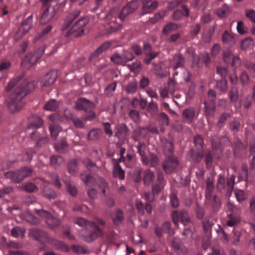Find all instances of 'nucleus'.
Listing matches in <instances>:
<instances>
[{"label": "nucleus", "mask_w": 255, "mask_h": 255, "mask_svg": "<svg viewBox=\"0 0 255 255\" xmlns=\"http://www.w3.org/2000/svg\"><path fill=\"white\" fill-rule=\"evenodd\" d=\"M35 88L33 81L24 80L21 83L11 94L8 102V108L11 113H15L22 108V99Z\"/></svg>", "instance_id": "nucleus-1"}, {"label": "nucleus", "mask_w": 255, "mask_h": 255, "mask_svg": "<svg viewBox=\"0 0 255 255\" xmlns=\"http://www.w3.org/2000/svg\"><path fill=\"white\" fill-rule=\"evenodd\" d=\"M136 8V5L134 2L128 3L120 11L118 7L113 8L105 17L108 33L115 32L121 28V25L116 22L117 17L123 21L127 16L133 12Z\"/></svg>", "instance_id": "nucleus-2"}, {"label": "nucleus", "mask_w": 255, "mask_h": 255, "mask_svg": "<svg viewBox=\"0 0 255 255\" xmlns=\"http://www.w3.org/2000/svg\"><path fill=\"white\" fill-rule=\"evenodd\" d=\"M75 107L78 110H83L88 115L84 117L85 121H92L96 119V115L93 110L95 108V104L85 98H79L75 102Z\"/></svg>", "instance_id": "nucleus-3"}, {"label": "nucleus", "mask_w": 255, "mask_h": 255, "mask_svg": "<svg viewBox=\"0 0 255 255\" xmlns=\"http://www.w3.org/2000/svg\"><path fill=\"white\" fill-rule=\"evenodd\" d=\"M235 175H232L226 180L225 177L219 175L217 185V189L221 192H227V195L230 196L235 185Z\"/></svg>", "instance_id": "nucleus-4"}, {"label": "nucleus", "mask_w": 255, "mask_h": 255, "mask_svg": "<svg viewBox=\"0 0 255 255\" xmlns=\"http://www.w3.org/2000/svg\"><path fill=\"white\" fill-rule=\"evenodd\" d=\"M32 170L27 167H24L15 172L9 171L5 173L6 178L9 179L14 183H19L25 178L31 175Z\"/></svg>", "instance_id": "nucleus-5"}, {"label": "nucleus", "mask_w": 255, "mask_h": 255, "mask_svg": "<svg viewBox=\"0 0 255 255\" xmlns=\"http://www.w3.org/2000/svg\"><path fill=\"white\" fill-rule=\"evenodd\" d=\"M89 22V19L87 17H82L79 19L72 26L71 29L66 32L65 36L68 37L73 36L79 37L84 34V26Z\"/></svg>", "instance_id": "nucleus-6"}, {"label": "nucleus", "mask_w": 255, "mask_h": 255, "mask_svg": "<svg viewBox=\"0 0 255 255\" xmlns=\"http://www.w3.org/2000/svg\"><path fill=\"white\" fill-rule=\"evenodd\" d=\"M35 211L40 217L44 219L48 228L54 229L60 226V221L52 216L49 212L43 209H35Z\"/></svg>", "instance_id": "nucleus-7"}, {"label": "nucleus", "mask_w": 255, "mask_h": 255, "mask_svg": "<svg viewBox=\"0 0 255 255\" xmlns=\"http://www.w3.org/2000/svg\"><path fill=\"white\" fill-rule=\"evenodd\" d=\"M57 11V7L43 6L40 11L39 22L41 24H45L50 22L55 16Z\"/></svg>", "instance_id": "nucleus-8"}, {"label": "nucleus", "mask_w": 255, "mask_h": 255, "mask_svg": "<svg viewBox=\"0 0 255 255\" xmlns=\"http://www.w3.org/2000/svg\"><path fill=\"white\" fill-rule=\"evenodd\" d=\"M179 161L175 155L167 156L162 163V167L167 174L174 172L179 166Z\"/></svg>", "instance_id": "nucleus-9"}, {"label": "nucleus", "mask_w": 255, "mask_h": 255, "mask_svg": "<svg viewBox=\"0 0 255 255\" xmlns=\"http://www.w3.org/2000/svg\"><path fill=\"white\" fill-rule=\"evenodd\" d=\"M44 50L43 48H40L34 53H30L26 55L22 61L21 64L26 68H29L41 57Z\"/></svg>", "instance_id": "nucleus-10"}, {"label": "nucleus", "mask_w": 255, "mask_h": 255, "mask_svg": "<svg viewBox=\"0 0 255 255\" xmlns=\"http://www.w3.org/2000/svg\"><path fill=\"white\" fill-rule=\"evenodd\" d=\"M172 218L173 222L176 226H178V223L180 220L184 226L187 225L191 222V219L185 210L180 211H174L172 214Z\"/></svg>", "instance_id": "nucleus-11"}, {"label": "nucleus", "mask_w": 255, "mask_h": 255, "mask_svg": "<svg viewBox=\"0 0 255 255\" xmlns=\"http://www.w3.org/2000/svg\"><path fill=\"white\" fill-rule=\"evenodd\" d=\"M33 25L32 15L27 17L22 23L15 35V39L18 40L27 33L32 28Z\"/></svg>", "instance_id": "nucleus-12"}, {"label": "nucleus", "mask_w": 255, "mask_h": 255, "mask_svg": "<svg viewBox=\"0 0 255 255\" xmlns=\"http://www.w3.org/2000/svg\"><path fill=\"white\" fill-rule=\"evenodd\" d=\"M90 224V226L89 228L91 229L92 231L85 236V240L87 242H91L98 237H102L104 235L103 231L95 222H92Z\"/></svg>", "instance_id": "nucleus-13"}, {"label": "nucleus", "mask_w": 255, "mask_h": 255, "mask_svg": "<svg viewBox=\"0 0 255 255\" xmlns=\"http://www.w3.org/2000/svg\"><path fill=\"white\" fill-rule=\"evenodd\" d=\"M58 77L57 70H52L48 73L41 81L42 86L47 87L53 84Z\"/></svg>", "instance_id": "nucleus-14"}, {"label": "nucleus", "mask_w": 255, "mask_h": 255, "mask_svg": "<svg viewBox=\"0 0 255 255\" xmlns=\"http://www.w3.org/2000/svg\"><path fill=\"white\" fill-rule=\"evenodd\" d=\"M29 234L30 237L39 242H43L49 240L47 233L39 229H31Z\"/></svg>", "instance_id": "nucleus-15"}, {"label": "nucleus", "mask_w": 255, "mask_h": 255, "mask_svg": "<svg viewBox=\"0 0 255 255\" xmlns=\"http://www.w3.org/2000/svg\"><path fill=\"white\" fill-rule=\"evenodd\" d=\"M143 49L145 55L144 61L147 64L150 63L151 61L159 54V53L157 52H151V45L147 43H145L144 44Z\"/></svg>", "instance_id": "nucleus-16"}, {"label": "nucleus", "mask_w": 255, "mask_h": 255, "mask_svg": "<svg viewBox=\"0 0 255 255\" xmlns=\"http://www.w3.org/2000/svg\"><path fill=\"white\" fill-rule=\"evenodd\" d=\"M223 58L226 63L231 64L233 67H235L240 63L239 57L234 55L230 50H227L224 52Z\"/></svg>", "instance_id": "nucleus-17"}, {"label": "nucleus", "mask_w": 255, "mask_h": 255, "mask_svg": "<svg viewBox=\"0 0 255 255\" xmlns=\"http://www.w3.org/2000/svg\"><path fill=\"white\" fill-rule=\"evenodd\" d=\"M80 10H76L73 12L69 13L66 17L63 25L61 27L62 31L66 30L71 24L73 21L80 15Z\"/></svg>", "instance_id": "nucleus-18"}, {"label": "nucleus", "mask_w": 255, "mask_h": 255, "mask_svg": "<svg viewBox=\"0 0 255 255\" xmlns=\"http://www.w3.org/2000/svg\"><path fill=\"white\" fill-rule=\"evenodd\" d=\"M161 144L166 156L172 155L174 150L173 140L170 138H162L161 139Z\"/></svg>", "instance_id": "nucleus-19"}, {"label": "nucleus", "mask_w": 255, "mask_h": 255, "mask_svg": "<svg viewBox=\"0 0 255 255\" xmlns=\"http://www.w3.org/2000/svg\"><path fill=\"white\" fill-rule=\"evenodd\" d=\"M158 2L153 0H143L142 10L143 14L150 13L153 11L158 6Z\"/></svg>", "instance_id": "nucleus-20"}, {"label": "nucleus", "mask_w": 255, "mask_h": 255, "mask_svg": "<svg viewBox=\"0 0 255 255\" xmlns=\"http://www.w3.org/2000/svg\"><path fill=\"white\" fill-rule=\"evenodd\" d=\"M112 163L114 165L113 175L115 178H118L122 180L125 179V171L122 168L116 159H112Z\"/></svg>", "instance_id": "nucleus-21"}, {"label": "nucleus", "mask_w": 255, "mask_h": 255, "mask_svg": "<svg viewBox=\"0 0 255 255\" xmlns=\"http://www.w3.org/2000/svg\"><path fill=\"white\" fill-rule=\"evenodd\" d=\"M182 116L187 123L191 124L193 120L196 118L194 108L190 107L185 109L183 111Z\"/></svg>", "instance_id": "nucleus-22"}, {"label": "nucleus", "mask_w": 255, "mask_h": 255, "mask_svg": "<svg viewBox=\"0 0 255 255\" xmlns=\"http://www.w3.org/2000/svg\"><path fill=\"white\" fill-rule=\"evenodd\" d=\"M48 242L52 246L57 250L65 252H68L70 250L68 245L62 241L54 239H50Z\"/></svg>", "instance_id": "nucleus-23"}, {"label": "nucleus", "mask_w": 255, "mask_h": 255, "mask_svg": "<svg viewBox=\"0 0 255 255\" xmlns=\"http://www.w3.org/2000/svg\"><path fill=\"white\" fill-rule=\"evenodd\" d=\"M184 62V59L181 54H175L173 57V60L171 62L169 67L174 70H175L178 68L183 67Z\"/></svg>", "instance_id": "nucleus-24"}, {"label": "nucleus", "mask_w": 255, "mask_h": 255, "mask_svg": "<svg viewBox=\"0 0 255 255\" xmlns=\"http://www.w3.org/2000/svg\"><path fill=\"white\" fill-rule=\"evenodd\" d=\"M172 246L174 251L179 255L187 252V249L179 239L174 238L172 241Z\"/></svg>", "instance_id": "nucleus-25"}, {"label": "nucleus", "mask_w": 255, "mask_h": 255, "mask_svg": "<svg viewBox=\"0 0 255 255\" xmlns=\"http://www.w3.org/2000/svg\"><path fill=\"white\" fill-rule=\"evenodd\" d=\"M222 41L224 44L233 46L235 43V35L227 30L225 31L222 36Z\"/></svg>", "instance_id": "nucleus-26"}, {"label": "nucleus", "mask_w": 255, "mask_h": 255, "mask_svg": "<svg viewBox=\"0 0 255 255\" xmlns=\"http://www.w3.org/2000/svg\"><path fill=\"white\" fill-rule=\"evenodd\" d=\"M204 105L206 114L209 116H214L216 110L215 102L213 101H205Z\"/></svg>", "instance_id": "nucleus-27"}, {"label": "nucleus", "mask_w": 255, "mask_h": 255, "mask_svg": "<svg viewBox=\"0 0 255 255\" xmlns=\"http://www.w3.org/2000/svg\"><path fill=\"white\" fill-rule=\"evenodd\" d=\"M80 177L85 185L88 187H93L96 183L95 179L92 175L85 172L81 174Z\"/></svg>", "instance_id": "nucleus-28"}, {"label": "nucleus", "mask_w": 255, "mask_h": 255, "mask_svg": "<svg viewBox=\"0 0 255 255\" xmlns=\"http://www.w3.org/2000/svg\"><path fill=\"white\" fill-rule=\"evenodd\" d=\"M42 194L48 199H53L56 197V193L51 187L47 185H45L42 190Z\"/></svg>", "instance_id": "nucleus-29"}, {"label": "nucleus", "mask_w": 255, "mask_h": 255, "mask_svg": "<svg viewBox=\"0 0 255 255\" xmlns=\"http://www.w3.org/2000/svg\"><path fill=\"white\" fill-rule=\"evenodd\" d=\"M202 225L204 232L207 234H210L212 231V227L214 225L211 218L206 217L202 222Z\"/></svg>", "instance_id": "nucleus-30"}, {"label": "nucleus", "mask_w": 255, "mask_h": 255, "mask_svg": "<svg viewBox=\"0 0 255 255\" xmlns=\"http://www.w3.org/2000/svg\"><path fill=\"white\" fill-rule=\"evenodd\" d=\"M103 131L99 128H93L88 134V138L90 140H96L102 135Z\"/></svg>", "instance_id": "nucleus-31"}, {"label": "nucleus", "mask_w": 255, "mask_h": 255, "mask_svg": "<svg viewBox=\"0 0 255 255\" xmlns=\"http://www.w3.org/2000/svg\"><path fill=\"white\" fill-rule=\"evenodd\" d=\"M111 45V43L109 41H106L103 43L92 54L90 58L98 56L103 52L108 49L110 47Z\"/></svg>", "instance_id": "nucleus-32"}, {"label": "nucleus", "mask_w": 255, "mask_h": 255, "mask_svg": "<svg viewBox=\"0 0 255 255\" xmlns=\"http://www.w3.org/2000/svg\"><path fill=\"white\" fill-rule=\"evenodd\" d=\"M229 220L227 221L226 225L228 227H234L240 222V218L238 216L231 213L228 215Z\"/></svg>", "instance_id": "nucleus-33"}, {"label": "nucleus", "mask_w": 255, "mask_h": 255, "mask_svg": "<svg viewBox=\"0 0 255 255\" xmlns=\"http://www.w3.org/2000/svg\"><path fill=\"white\" fill-rule=\"evenodd\" d=\"M207 203L211 205L214 211H217L221 207V200L217 195H214L211 201Z\"/></svg>", "instance_id": "nucleus-34"}, {"label": "nucleus", "mask_w": 255, "mask_h": 255, "mask_svg": "<svg viewBox=\"0 0 255 255\" xmlns=\"http://www.w3.org/2000/svg\"><path fill=\"white\" fill-rule=\"evenodd\" d=\"M83 163L86 168L91 173H95L98 170V167L96 164L89 159H85L83 160Z\"/></svg>", "instance_id": "nucleus-35"}, {"label": "nucleus", "mask_w": 255, "mask_h": 255, "mask_svg": "<svg viewBox=\"0 0 255 255\" xmlns=\"http://www.w3.org/2000/svg\"><path fill=\"white\" fill-rule=\"evenodd\" d=\"M178 28L177 24L169 22L167 23L162 29V33L164 35H168L169 32L176 30Z\"/></svg>", "instance_id": "nucleus-36"}, {"label": "nucleus", "mask_w": 255, "mask_h": 255, "mask_svg": "<svg viewBox=\"0 0 255 255\" xmlns=\"http://www.w3.org/2000/svg\"><path fill=\"white\" fill-rule=\"evenodd\" d=\"M230 114L228 113L224 112L222 113V114L220 117L219 121L217 124V127L219 128H223L225 125L226 121L227 119L230 118Z\"/></svg>", "instance_id": "nucleus-37"}, {"label": "nucleus", "mask_w": 255, "mask_h": 255, "mask_svg": "<svg viewBox=\"0 0 255 255\" xmlns=\"http://www.w3.org/2000/svg\"><path fill=\"white\" fill-rule=\"evenodd\" d=\"M124 220V216L123 212L121 210H117L115 215L113 217L114 223L118 225L121 224Z\"/></svg>", "instance_id": "nucleus-38"}, {"label": "nucleus", "mask_w": 255, "mask_h": 255, "mask_svg": "<svg viewBox=\"0 0 255 255\" xmlns=\"http://www.w3.org/2000/svg\"><path fill=\"white\" fill-rule=\"evenodd\" d=\"M32 119L31 124L28 126L29 129L33 127L39 128L42 126L43 122L39 117L37 116H33Z\"/></svg>", "instance_id": "nucleus-39"}, {"label": "nucleus", "mask_w": 255, "mask_h": 255, "mask_svg": "<svg viewBox=\"0 0 255 255\" xmlns=\"http://www.w3.org/2000/svg\"><path fill=\"white\" fill-rule=\"evenodd\" d=\"M229 97L232 103H236L239 99V92L236 87H232L229 91Z\"/></svg>", "instance_id": "nucleus-40"}, {"label": "nucleus", "mask_w": 255, "mask_h": 255, "mask_svg": "<svg viewBox=\"0 0 255 255\" xmlns=\"http://www.w3.org/2000/svg\"><path fill=\"white\" fill-rule=\"evenodd\" d=\"M147 111L152 115H155L158 112V107L157 104L151 100L147 106Z\"/></svg>", "instance_id": "nucleus-41"}, {"label": "nucleus", "mask_w": 255, "mask_h": 255, "mask_svg": "<svg viewBox=\"0 0 255 255\" xmlns=\"http://www.w3.org/2000/svg\"><path fill=\"white\" fill-rule=\"evenodd\" d=\"M61 128L57 125L55 124H52L49 126V130L50 131L51 137L55 139L59 132L61 131Z\"/></svg>", "instance_id": "nucleus-42"}, {"label": "nucleus", "mask_w": 255, "mask_h": 255, "mask_svg": "<svg viewBox=\"0 0 255 255\" xmlns=\"http://www.w3.org/2000/svg\"><path fill=\"white\" fill-rule=\"evenodd\" d=\"M154 178V173L151 170H147L144 172L143 180L146 185H149L153 181Z\"/></svg>", "instance_id": "nucleus-43"}, {"label": "nucleus", "mask_w": 255, "mask_h": 255, "mask_svg": "<svg viewBox=\"0 0 255 255\" xmlns=\"http://www.w3.org/2000/svg\"><path fill=\"white\" fill-rule=\"evenodd\" d=\"M64 162L63 158L59 155H54L50 158L51 165L55 168L58 167Z\"/></svg>", "instance_id": "nucleus-44"}, {"label": "nucleus", "mask_w": 255, "mask_h": 255, "mask_svg": "<svg viewBox=\"0 0 255 255\" xmlns=\"http://www.w3.org/2000/svg\"><path fill=\"white\" fill-rule=\"evenodd\" d=\"M25 232V231L23 228L16 227L12 229L11 230V235L12 237L15 238H17L19 236H21L23 238L24 236Z\"/></svg>", "instance_id": "nucleus-45"}, {"label": "nucleus", "mask_w": 255, "mask_h": 255, "mask_svg": "<svg viewBox=\"0 0 255 255\" xmlns=\"http://www.w3.org/2000/svg\"><path fill=\"white\" fill-rule=\"evenodd\" d=\"M248 167L246 164L242 166V170L239 173V181H247L248 179Z\"/></svg>", "instance_id": "nucleus-46"}, {"label": "nucleus", "mask_w": 255, "mask_h": 255, "mask_svg": "<svg viewBox=\"0 0 255 255\" xmlns=\"http://www.w3.org/2000/svg\"><path fill=\"white\" fill-rule=\"evenodd\" d=\"M216 13L220 17H225L230 13L229 7L227 5L224 4L222 7L218 9Z\"/></svg>", "instance_id": "nucleus-47"}, {"label": "nucleus", "mask_w": 255, "mask_h": 255, "mask_svg": "<svg viewBox=\"0 0 255 255\" xmlns=\"http://www.w3.org/2000/svg\"><path fill=\"white\" fill-rule=\"evenodd\" d=\"M137 82L135 81H131L126 88V90L128 94H134L137 89Z\"/></svg>", "instance_id": "nucleus-48"}, {"label": "nucleus", "mask_w": 255, "mask_h": 255, "mask_svg": "<svg viewBox=\"0 0 255 255\" xmlns=\"http://www.w3.org/2000/svg\"><path fill=\"white\" fill-rule=\"evenodd\" d=\"M69 172L71 174H74L78 170L77 160L73 159L69 161L68 164Z\"/></svg>", "instance_id": "nucleus-49"}, {"label": "nucleus", "mask_w": 255, "mask_h": 255, "mask_svg": "<svg viewBox=\"0 0 255 255\" xmlns=\"http://www.w3.org/2000/svg\"><path fill=\"white\" fill-rule=\"evenodd\" d=\"M11 63L8 61H3L0 64V80L1 79L4 75V70L9 69Z\"/></svg>", "instance_id": "nucleus-50"}, {"label": "nucleus", "mask_w": 255, "mask_h": 255, "mask_svg": "<svg viewBox=\"0 0 255 255\" xmlns=\"http://www.w3.org/2000/svg\"><path fill=\"white\" fill-rule=\"evenodd\" d=\"M44 107L47 110L55 111L58 109V104L56 100L52 99L46 103Z\"/></svg>", "instance_id": "nucleus-51"}, {"label": "nucleus", "mask_w": 255, "mask_h": 255, "mask_svg": "<svg viewBox=\"0 0 255 255\" xmlns=\"http://www.w3.org/2000/svg\"><path fill=\"white\" fill-rule=\"evenodd\" d=\"M67 147V144L65 138L62 139L60 142L55 144L56 150L59 152H63Z\"/></svg>", "instance_id": "nucleus-52"}, {"label": "nucleus", "mask_w": 255, "mask_h": 255, "mask_svg": "<svg viewBox=\"0 0 255 255\" xmlns=\"http://www.w3.org/2000/svg\"><path fill=\"white\" fill-rule=\"evenodd\" d=\"M22 189L26 192H34L38 190L37 187L31 182H28L22 186Z\"/></svg>", "instance_id": "nucleus-53"}, {"label": "nucleus", "mask_w": 255, "mask_h": 255, "mask_svg": "<svg viewBox=\"0 0 255 255\" xmlns=\"http://www.w3.org/2000/svg\"><path fill=\"white\" fill-rule=\"evenodd\" d=\"M23 76L20 75L16 77L15 78L12 79L8 84V85L5 88V90L6 91H10L12 88H13L16 84H17L20 80H21Z\"/></svg>", "instance_id": "nucleus-54"}, {"label": "nucleus", "mask_w": 255, "mask_h": 255, "mask_svg": "<svg viewBox=\"0 0 255 255\" xmlns=\"http://www.w3.org/2000/svg\"><path fill=\"white\" fill-rule=\"evenodd\" d=\"M162 229L164 233L169 234L170 236L174 234L173 229L171 228V223L169 222H165L162 225Z\"/></svg>", "instance_id": "nucleus-55"}, {"label": "nucleus", "mask_w": 255, "mask_h": 255, "mask_svg": "<svg viewBox=\"0 0 255 255\" xmlns=\"http://www.w3.org/2000/svg\"><path fill=\"white\" fill-rule=\"evenodd\" d=\"M195 145L199 150H202L203 149L204 142L202 137L200 135H196L194 138Z\"/></svg>", "instance_id": "nucleus-56"}, {"label": "nucleus", "mask_w": 255, "mask_h": 255, "mask_svg": "<svg viewBox=\"0 0 255 255\" xmlns=\"http://www.w3.org/2000/svg\"><path fill=\"white\" fill-rule=\"evenodd\" d=\"M52 28V26L51 25H48L46 27L44 28L42 31L38 33L35 36L34 41L36 42L43 37L45 35L47 34Z\"/></svg>", "instance_id": "nucleus-57"}, {"label": "nucleus", "mask_w": 255, "mask_h": 255, "mask_svg": "<svg viewBox=\"0 0 255 255\" xmlns=\"http://www.w3.org/2000/svg\"><path fill=\"white\" fill-rule=\"evenodd\" d=\"M216 87L220 91L222 92H225L228 87L227 81L225 79H222L217 81L216 84Z\"/></svg>", "instance_id": "nucleus-58"}, {"label": "nucleus", "mask_w": 255, "mask_h": 255, "mask_svg": "<svg viewBox=\"0 0 255 255\" xmlns=\"http://www.w3.org/2000/svg\"><path fill=\"white\" fill-rule=\"evenodd\" d=\"M216 28L215 26H213L210 28L208 31L204 33L203 38L206 42H210L211 40L213 35L214 33Z\"/></svg>", "instance_id": "nucleus-59"}, {"label": "nucleus", "mask_w": 255, "mask_h": 255, "mask_svg": "<svg viewBox=\"0 0 255 255\" xmlns=\"http://www.w3.org/2000/svg\"><path fill=\"white\" fill-rule=\"evenodd\" d=\"M124 64L128 61H131L134 58V55L130 51L124 50L122 54Z\"/></svg>", "instance_id": "nucleus-60"}, {"label": "nucleus", "mask_w": 255, "mask_h": 255, "mask_svg": "<svg viewBox=\"0 0 255 255\" xmlns=\"http://www.w3.org/2000/svg\"><path fill=\"white\" fill-rule=\"evenodd\" d=\"M217 233L220 237V238L223 240L226 243L228 244L229 242V238L228 235L225 233L224 230L222 229L221 226L219 227V229L217 230Z\"/></svg>", "instance_id": "nucleus-61"}, {"label": "nucleus", "mask_w": 255, "mask_h": 255, "mask_svg": "<svg viewBox=\"0 0 255 255\" xmlns=\"http://www.w3.org/2000/svg\"><path fill=\"white\" fill-rule=\"evenodd\" d=\"M235 196L237 201L241 203L247 199V196L245 192L241 190H239L235 192Z\"/></svg>", "instance_id": "nucleus-62"}, {"label": "nucleus", "mask_w": 255, "mask_h": 255, "mask_svg": "<svg viewBox=\"0 0 255 255\" xmlns=\"http://www.w3.org/2000/svg\"><path fill=\"white\" fill-rule=\"evenodd\" d=\"M13 192V188L10 186L5 187L0 190V197L4 198Z\"/></svg>", "instance_id": "nucleus-63"}, {"label": "nucleus", "mask_w": 255, "mask_h": 255, "mask_svg": "<svg viewBox=\"0 0 255 255\" xmlns=\"http://www.w3.org/2000/svg\"><path fill=\"white\" fill-rule=\"evenodd\" d=\"M240 80L243 86H247L249 83V76L247 72L243 71L240 77Z\"/></svg>", "instance_id": "nucleus-64"}]
</instances>
